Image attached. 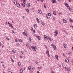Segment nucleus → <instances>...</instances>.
I'll return each instance as SVG.
<instances>
[{"mask_svg":"<svg viewBox=\"0 0 73 73\" xmlns=\"http://www.w3.org/2000/svg\"><path fill=\"white\" fill-rule=\"evenodd\" d=\"M31 48H32L33 50L34 51H36V47H35L34 46H33L31 47Z\"/></svg>","mask_w":73,"mask_h":73,"instance_id":"obj_1","label":"nucleus"},{"mask_svg":"<svg viewBox=\"0 0 73 73\" xmlns=\"http://www.w3.org/2000/svg\"><path fill=\"white\" fill-rule=\"evenodd\" d=\"M65 5L66 6V7H69V5H68V3H65Z\"/></svg>","mask_w":73,"mask_h":73,"instance_id":"obj_2","label":"nucleus"},{"mask_svg":"<svg viewBox=\"0 0 73 73\" xmlns=\"http://www.w3.org/2000/svg\"><path fill=\"white\" fill-rule=\"evenodd\" d=\"M54 33H55V36H57V35L58 34V32H57V31H56L54 32Z\"/></svg>","mask_w":73,"mask_h":73,"instance_id":"obj_3","label":"nucleus"},{"mask_svg":"<svg viewBox=\"0 0 73 73\" xmlns=\"http://www.w3.org/2000/svg\"><path fill=\"white\" fill-rule=\"evenodd\" d=\"M66 62H69V59H66L65 60Z\"/></svg>","mask_w":73,"mask_h":73,"instance_id":"obj_4","label":"nucleus"},{"mask_svg":"<svg viewBox=\"0 0 73 73\" xmlns=\"http://www.w3.org/2000/svg\"><path fill=\"white\" fill-rule=\"evenodd\" d=\"M22 5L23 7H25V4L24 2H23L22 3Z\"/></svg>","mask_w":73,"mask_h":73,"instance_id":"obj_5","label":"nucleus"},{"mask_svg":"<svg viewBox=\"0 0 73 73\" xmlns=\"http://www.w3.org/2000/svg\"><path fill=\"white\" fill-rule=\"evenodd\" d=\"M9 26H10V27H11V28H13V27L12 26V24H10V25H9Z\"/></svg>","mask_w":73,"mask_h":73,"instance_id":"obj_6","label":"nucleus"},{"mask_svg":"<svg viewBox=\"0 0 73 73\" xmlns=\"http://www.w3.org/2000/svg\"><path fill=\"white\" fill-rule=\"evenodd\" d=\"M52 4H53L54 3H56V1L55 0H52Z\"/></svg>","mask_w":73,"mask_h":73,"instance_id":"obj_7","label":"nucleus"},{"mask_svg":"<svg viewBox=\"0 0 73 73\" xmlns=\"http://www.w3.org/2000/svg\"><path fill=\"white\" fill-rule=\"evenodd\" d=\"M30 5H31V3H29L27 4V5L28 7H29V6H30Z\"/></svg>","mask_w":73,"mask_h":73,"instance_id":"obj_8","label":"nucleus"},{"mask_svg":"<svg viewBox=\"0 0 73 73\" xmlns=\"http://www.w3.org/2000/svg\"><path fill=\"white\" fill-rule=\"evenodd\" d=\"M17 6L18 7H20V4L19 3H18L17 5Z\"/></svg>","mask_w":73,"mask_h":73,"instance_id":"obj_9","label":"nucleus"},{"mask_svg":"<svg viewBox=\"0 0 73 73\" xmlns=\"http://www.w3.org/2000/svg\"><path fill=\"white\" fill-rule=\"evenodd\" d=\"M38 13H40V14H41V13H42L41 11H40V10H38Z\"/></svg>","mask_w":73,"mask_h":73,"instance_id":"obj_10","label":"nucleus"},{"mask_svg":"<svg viewBox=\"0 0 73 73\" xmlns=\"http://www.w3.org/2000/svg\"><path fill=\"white\" fill-rule=\"evenodd\" d=\"M44 37L46 38V39L47 40H48L49 39V37L46 36L45 37V35H44Z\"/></svg>","mask_w":73,"mask_h":73,"instance_id":"obj_11","label":"nucleus"},{"mask_svg":"<svg viewBox=\"0 0 73 73\" xmlns=\"http://www.w3.org/2000/svg\"><path fill=\"white\" fill-rule=\"evenodd\" d=\"M36 19L38 23H40V21H39V19H38V18H36Z\"/></svg>","mask_w":73,"mask_h":73,"instance_id":"obj_12","label":"nucleus"},{"mask_svg":"<svg viewBox=\"0 0 73 73\" xmlns=\"http://www.w3.org/2000/svg\"><path fill=\"white\" fill-rule=\"evenodd\" d=\"M46 17H47L48 19H50V17H49V16H48V15H46Z\"/></svg>","mask_w":73,"mask_h":73,"instance_id":"obj_13","label":"nucleus"},{"mask_svg":"<svg viewBox=\"0 0 73 73\" xmlns=\"http://www.w3.org/2000/svg\"><path fill=\"white\" fill-rule=\"evenodd\" d=\"M63 23H66V21L64 19H63Z\"/></svg>","mask_w":73,"mask_h":73,"instance_id":"obj_14","label":"nucleus"},{"mask_svg":"<svg viewBox=\"0 0 73 73\" xmlns=\"http://www.w3.org/2000/svg\"><path fill=\"white\" fill-rule=\"evenodd\" d=\"M14 4L15 5L16 4H17V1H14Z\"/></svg>","mask_w":73,"mask_h":73,"instance_id":"obj_15","label":"nucleus"},{"mask_svg":"<svg viewBox=\"0 0 73 73\" xmlns=\"http://www.w3.org/2000/svg\"><path fill=\"white\" fill-rule=\"evenodd\" d=\"M23 35L24 36H27V35H26V33H25V32H23Z\"/></svg>","mask_w":73,"mask_h":73,"instance_id":"obj_16","label":"nucleus"},{"mask_svg":"<svg viewBox=\"0 0 73 73\" xmlns=\"http://www.w3.org/2000/svg\"><path fill=\"white\" fill-rule=\"evenodd\" d=\"M21 65V64L20 63V62H18V65H19V66H20Z\"/></svg>","mask_w":73,"mask_h":73,"instance_id":"obj_17","label":"nucleus"},{"mask_svg":"<svg viewBox=\"0 0 73 73\" xmlns=\"http://www.w3.org/2000/svg\"><path fill=\"white\" fill-rule=\"evenodd\" d=\"M57 60H58V56L57 55H56L55 56Z\"/></svg>","mask_w":73,"mask_h":73,"instance_id":"obj_18","label":"nucleus"},{"mask_svg":"<svg viewBox=\"0 0 73 73\" xmlns=\"http://www.w3.org/2000/svg\"><path fill=\"white\" fill-rule=\"evenodd\" d=\"M32 68V67L31 66H29L28 67V69L29 70H31V69Z\"/></svg>","mask_w":73,"mask_h":73,"instance_id":"obj_19","label":"nucleus"},{"mask_svg":"<svg viewBox=\"0 0 73 73\" xmlns=\"http://www.w3.org/2000/svg\"><path fill=\"white\" fill-rule=\"evenodd\" d=\"M47 16H51V14L48 13V15H47Z\"/></svg>","mask_w":73,"mask_h":73,"instance_id":"obj_20","label":"nucleus"},{"mask_svg":"<svg viewBox=\"0 0 73 73\" xmlns=\"http://www.w3.org/2000/svg\"><path fill=\"white\" fill-rule=\"evenodd\" d=\"M26 10L27 11V12H28V13H29V10L28 9H26Z\"/></svg>","mask_w":73,"mask_h":73,"instance_id":"obj_21","label":"nucleus"},{"mask_svg":"<svg viewBox=\"0 0 73 73\" xmlns=\"http://www.w3.org/2000/svg\"><path fill=\"white\" fill-rule=\"evenodd\" d=\"M20 73H23V70L21 69L20 70Z\"/></svg>","mask_w":73,"mask_h":73,"instance_id":"obj_22","label":"nucleus"},{"mask_svg":"<svg viewBox=\"0 0 73 73\" xmlns=\"http://www.w3.org/2000/svg\"><path fill=\"white\" fill-rule=\"evenodd\" d=\"M53 48L54 49V50H56V46H54L53 47Z\"/></svg>","mask_w":73,"mask_h":73,"instance_id":"obj_23","label":"nucleus"},{"mask_svg":"<svg viewBox=\"0 0 73 73\" xmlns=\"http://www.w3.org/2000/svg\"><path fill=\"white\" fill-rule=\"evenodd\" d=\"M70 22L71 23H73V20L71 19H70Z\"/></svg>","mask_w":73,"mask_h":73,"instance_id":"obj_24","label":"nucleus"},{"mask_svg":"<svg viewBox=\"0 0 73 73\" xmlns=\"http://www.w3.org/2000/svg\"><path fill=\"white\" fill-rule=\"evenodd\" d=\"M37 38L38 39V40H40V37L39 36H37Z\"/></svg>","mask_w":73,"mask_h":73,"instance_id":"obj_25","label":"nucleus"},{"mask_svg":"<svg viewBox=\"0 0 73 73\" xmlns=\"http://www.w3.org/2000/svg\"><path fill=\"white\" fill-rule=\"evenodd\" d=\"M37 25H36V24H35V25H34V27L35 28H36V27H37Z\"/></svg>","mask_w":73,"mask_h":73,"instance_id":"obj_26","label":"nucleus"},{"mask_svg":"<svg viewBox=\"0 0 73 73\" xmlns=\"http://www.w3.org/2000/svg\"><path fill=\"white\" fill-rule=\"evenodd\" d=\"M53 13L54 14V15H56V13L55 12V11H53Z\"/></svg>","mask_w":73,"mask_h":73,"instance_id":"obj_27","label":"nucleus"},{"mask_svg":"<svg viewBox=\"0 0 73 73\" xmlns=\"http://www.w3.org/2000/svg\"><path fill=\"white\" fill-rule=\"evenodd\" d=\"M64 48H66V46L65 44H64Z\"/></svg>","mask_w":73,"mask_h":73,"instance_id":"obj_28","label":"nucleus"},{"mask_svg":"<svg viewBox=\"0 0 73 73\" xmlns=\"http://www.w3.org/2000/svg\"><path fill=\"white\" fill-rule=\"evenodd\" d=\"M46 54H49V51L47 50L46 52Z\"/></svg>","mask_w":73,"mask_h":73,"instance_id":"obj_29","label":"nucleus"},{"mask_svg":"<svg viewBox=\"0 0 73 73\" xmlns=\"http://www.w3.org/2000/svg\"><path fill=\"white\" fill-rule=\"evenodd\" d=\"M67 71L68 72H69V71H70V68H68L67 69Z\"/></svg>","mask_w":73,"mask_h":73,"instance_id":"obj_30","label":"nucleus"},{"mask_svg":"<svg viewBox=\"0 0 73 73\" xmlns=\"http://www.w3.org/2000/svg\"><path fill=\"white\" fill-rule=\"evenodd\" d=\"M42 25H43V26H44V25H45V23H42Z\"/></svg>","mask_w":73,"mask_h":73,"instance_id":"obj_31","label":"nucleus"},{"mask_svg":"<svg viewBox=\"0 0 73 73\" xmlns=\"http://www.w3.org/2000/svg\"><path fill=\"white\" fill-rule=\"evenodd\" d=\"M29 40L30 41H32V40H31V38H29Z\"/></svg>","mask_w":73,"mask_h":73,"instance_id":"obj_32","label":"nucleus"},{"mask_svg":"<svg viewBox=\"0 0 73 73\" xmlns=\"http://www.w3.org/2000/svg\"><path fill=\"white\" fill-rule=\"evenodd\" d=\"M18 40H19L20 41V42H22L21 40L20 39H18Z\"/></svg>","mask_w":73,"mask_h":73,"instance_id":"obj_33","label":"nucleus"},{"mask_svg":"<svg viewBox=\"0 0 73 73\" xmlns=\"http://www.w3.org/2000/svg\"><path fill=\"white\" fill-rule=\"evenodd\" d=\"M23 2L25 3V1H27V0H23Z\"/></svg>","mask_w":73,"mask_h":73,"instance_id":"obj_34","label":"nucleus"},{"mask_svg":"<svg viewBox=\"0 0 73 73\" xmlns=\"http://www.w3.org/2000/svg\"><path fill=\"white\" fill-rule=\"evenodd\" d=\"M12 52H13V53H15V51L14 50H13Z\"/></svg>","mask_w":73,"mask_h":73,"instance_id":"obj_35","label":"nucleus"},{"mask_svg":"<svg viewBox=\"0 0 73 73\" xmlns=\"http://www.w3.org/2000/svg\"><path fill=\"white\" fill-rule=\"evenodd\" d=\"M26 46H29V44H28V43H26Z\"/></svg>","mask_w":73,"mask_h":73,"instance_id":"obj_36","label":"nucleus"},{"mask_svg":"<svg viewBox=\"0 0 73 73\" xmlns=\"http://www.w3.org/2000/svg\"><path fill=\"white\" fill-rule=\"evenodd\" d=\"M33 32L34 33H36V31L35 30H33Z\"/></svg>","mask_w":73,"mask_h":73,"instance_id":"obj_37","label":"nucleus"},{"mask_svg":"<svg viewBox=\"0 0 73 73\" xmlns=\"http://www.w3.org/2000/svg\"><path fill=\"white\" fill-rule=\"evenodd\" d=\"M35 63L36 64H38V62L37 61L35 62Z\"/></svg>","mask_w":73,"mask_h":73,"instance_id":"obj_38","label":"nucleus"},{"mask_svg":"<svg viewBox=\"0 0 73 73\" xmlns=\"http://www.w3.org/2000/svg\"><path fill=\"white\" fill-rule=\"evenodd\" d=\"M11 60L13 62H14V61H13V59H12Z\"/></svg>","mask_w":73,"mask_h":73,"instance_id":"obj_39","label":"nucleus"},{"mask_svg":"<svg viewBox=\"0 0 73 73\" xmlns=\"http://www.w3.org/2000/svg\"><path fill=\"white\" fill-rule=\"evenodd\" d=\"M51 73H54V72H53V71H51Z\"/></svg>","mask_w":73,"mask_h":73,"instance_id":"obj_40","label":"nucleus"},{"mask_svg":"<svg viewBox=\"0 0 73 73\" xmlns=\"http://www.w3.org/2000/svg\"><path fill=\"white\" fill-rule=\"evenodd\" d=\"M21 53H22V54H24V52L23 51H21Z\"/></svg>","mask_w":73,"mask_h":73,"instance_id":"obj_41","label":"nucleus"},{"mask_svg":"<svg viewBox=\"0 0 73 73\" xmlns=\"http://www.w3.org/2000/svg\"><path fill=\"white\" fill-rule=\"evenodd\" d=\"M15 40L16 42H17V39H15Z\"/></svg>","mask_w":73,"mask_h":73,"instance_id":"obj_42","label":"nucleus"},{"mask_svg":"<svg viewBox=\"0 0 73 73\" xmlns=\"http://www.w3.org/2000/svg\"><path fill=\"white\" fill-rule=\"evenodd\" d=\"M48 39L49 40H50V41H51V38H48Z\"/></svg>","mask_w":73,"mask_h":73,"instance_id":"obj_43","label":"nucleus"},{"mask_svg":"<svg viewBox=\"0 0 73 73\" xmlns=\"http://www.w3.org/2000/svg\"><path fill=\"white\" fill-rule=\"evenodd\" d=\"M6 39H7V40H9V39L8 37L6 38Z\"/></svg>","mask_w":73,"mask_h":73,"instance_id":"obj_44","label":"nucleus"},{"mask_svg":"<svg viewBox=\"0 0 73 73\" xmlns=\"http://www.w3.org/2000/svg\"><path fill=\"white\" fill-rule=\"evenodd\" d=\"M17 46H19L20 45V44H17Z\"/></svg>","mask_w":73,"mask_h":73,"instance_id":"obj_45","label":"nucleus"},{"mask_svg":"<svg viewBox=\"0 0 73 73\" xmlns=\"http://www.w3.org/2000/svg\"><path fill=\"white\" fill-rule=\"evenodd\" d=\"M31 30H33V28L32 27L31 28Z\"/></svg>","mask_w":73,"mask_h":73,"instance_id":"obj_46","label":"nucleus"},{"mask_svg":"<svg viewBox=\"0 0 73 73\" xmlns=\"http://www.w3.org/2000/svg\"><path fill=\"white\" fill-rule=\"evenodd\" d=\"M47 54L48 56V57H50L49 54Z\"/></svg>","mask_w":73,"mask_h":73,"instance_id":"obj_47","label":"nucleus"},{"mask_svg":"<svg viewBox=\"0 0 73 73\" xmlns=\"http://www.w3.org/2000/svg\"><path fill=\"white\" fill-rule=\"evenodd\" d=\"M54 46V45H53V44H51V46Z\"/></svg>","mask_w":73,"mask_h":73,"instance_id":"obj_48","label":"nucleus"},{"mask_svg":"<svg viewBox=\"0 0 73 73\" xmlns=\"http://www.w3.org/2000/svg\"><path fill=\"white\" fill-rule=\"evenodd\" d=\"M70 27L71 28H73V27L72 26H70Z\"/></svg>","mask_w":73,"mask_h":73,"instance_id":"obj_49","label":"nucleus"},{"mask_svg":"<svg viewBox=\"0 0 73 73\" xmlns=\"http://www.w3.org/2000/svg\"><path fill=\"white\" fill-rule=\"evenodd\" d=\"M1 63H4V62L3 61H1Z\"/></svg>","mask_w":73,"mask_h":73,"instance_id":"obj_50","label":"nucleus"},{"mask_svg":"<svg viewBox=\"0 0 73 73\" xmlns=\"http://www.w3.org/2000/svg\"><path fill=\"white\" fill-rule=\"evenodd\" d=\"M69 10L70 11H71V10H72V9H70V8H69Z\"/></svg>","mask_w":73,"mask_h":73,"instance_id":"obj_51","label":"nucleus"},{"mask_svg":"<svg viewBox=\"0 0 73 73\" xmlns=\"http://www.w3.org/2000/svg\"><path fill=\"white\" fill-rule=\"evenodd\" d=\"M69 2H72V0H69Z\"/></svg>","mask_w":73,"mask_h":73,"instance_id":"obj_52","label":"nucleus"},{"mask_svg":"<svg viewBox=\"0 0 73 73\" xmlns=\"http://www.w3.org/2000/svg\"><path fill=\"white\" fill-rule=\"evenodd\" d=\"M36 73H40V72L39 71H37Z\"/></svg>","mask_w":73,"mask_h":73,"instance_id":"obj_53","label":"nucleus"},{"mask_svg":"<svg viewBox=\"0 0 73 73\" xmlns=\"http://www.w3.org/2000/svg\"><path fill=\"white\" fill-rule=\"evenodd\" d=\"M9 73H12V72H11V71H9Z\"/></svg>","mask_w":73,"mask_h":73,"instance_id":"obj_54","label":"nucleus"},{"mask_svg":"<svg viewBox=\"0 0 73 73\" xmlns=\"http://www.w3.org/2000/svg\"><path fill=\"white\" fill-rule=\"evenodd\" d=\"M12 33H14V31L13 30L12 31Z\"/></svg>","mask_w":73,"mask_h":73,"instance_id":"obj_55","label":"nucleus"},{"mask_svg":"<svg viewBox=\"0 0 73 73\" xmlns=\"http://www.w3.org/2000/svg\"><path fill=\"white\" fill-rule=\"evenodd\" d=\"M58 66H59V67H61V65H58Z\"/></svg>","mask_w":73,"mask_h":73,"instance_id":"obj_56","label":"nucleus"},{"mask_svg":"<svg viewBox=\"0 0 73 73\" xmlns=\"http://www.w3.org/2000/svg\"><path fill=\"white\" fill-rule=\"evenodd\" d=\"M23 18V19H24V18H25V17L24 16H23L22 17Z\"/></svg>","mask_w":73,"mask_h":73,"instance_id":"obj_57","label":"nucleus"},{"mask_svg":"<svg viewBox=\"0 0 73 73\" xmlns=\"http://www.w3.org/2000/svg\"><path fill=\"white\" fill-rule=\"evenodd\" d=\"M44 8H46V6H45V5H44Z\"/></svg>","mask_w":73,"mask_h":73,"instance_id":"obj_58","label":"nucleus"},{"mask_svg":"<svg viewBox=\"0 0 73 73\" xmlns=\"http://www.w3.org/2000/svg\"><path fill=\"white\" fill-rule=\"evenodd\" d=\"M67 8H68V9H69V8H70V7H68Z\"/></svg>","mask_w":73,"mask_h":73,"instance_id":"obj_59","label":"nucleus"},{"mask_svg":"<svg viewBox=\"0 0 73 73\" xmlns=\"http://www.w3.org/2000/svg\"><path fill=\"white\" fill-rule=\"evenodd\" d=\"M32 69L33 70L34 69H35V68H34V67H33Z\"/></svg>","mask_w":73,"mask_h":73,"instance_id":"obj_60","label":"nucleus"},{"mask_svg":"<svg viewBox=\"0 0 73 73\" xmlns=\"http://www.w3.org/2000/svg\"><path fill=\"white\" fill-rule=\"evenodd\" d=\"M1 42H0V46H1Z\"/></svg>","mask_w":73,"mask_h":73,"instance_id":"obj_61","label":"nucleus"},{"mask_svg":"<svg viewBox=\"0 0 73 73\" xmlns=\"http://www.w3.org/2000/svg\"><path fill=\"white\" fill-rule=\"evenodd\" d=\"M68 54H70V52L69 53H68Z\"/></svg>","mask_w":73,"mask_h":73,"instance_id":"obj_62","label":"nucleus"},{"mask_svg":"<svg viewBox=\"0 0 73 73\" xmlns=\"http://www.w3.org/2000/svg\"><path fill=\"white\" fill-rule=\"evenodd\" d=\"M41 1H42V2H43V0H40Z\"/></svg>","mask_w":73,"mask_h":73,"instance_id":"obj_63","label":"nucleus"},{"mask_svg":"<svg viewBox=\"0 0 73 73\" xmlns=\"http://www.w3.org/2000/svg\"><path fill=\"white\" fill-rule=\"evenodd\" d=\"M72 50H73V47H72Z\"/></svg>","mask_w":73,"mask_h":73,"instance_id":"obj_64","label":"nucleus"}]
</instances>
